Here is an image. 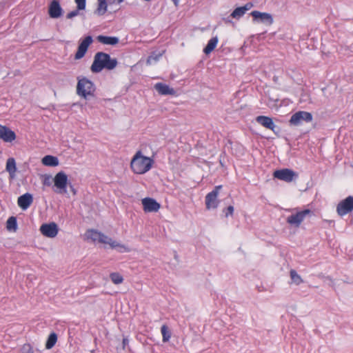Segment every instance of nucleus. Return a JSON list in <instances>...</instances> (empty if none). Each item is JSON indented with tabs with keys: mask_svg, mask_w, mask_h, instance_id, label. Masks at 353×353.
<instances>
[{
	"mask_svg": "<svg viewBox=\"0 0 353 353\" xmlns=\"http://www.w3.org/2000/svg\"><path fill=\"white\" fill-rule=\"evenodd\" d=\"M117 65V61L116 59H112L107 53L99 52L94 55V61L91 65V71L94 73H99L103 69L112 70Z\"/></svg>",
	"mask_w": 353,
	"mask_h": 353,
	"instance_id": "f257e3e1",
	"label": "nucleus"
},
{
	"mask_svg": "<svg viewBox=\"0 0 353 353\" xmlns=\"http://www.w3.org/2000/svg\"><path fill=\"white\" fill-rule=\"evenodd\" d=\"M154 163L152 159L143 155L141 151H137L130 162V168L134 173L143 174L148 172Z\"/></svg>",
	"mask_w": 353,
	"mask_h": 353,
	"instance_id": "f03ea898",
	"label": "nucleus"
},
{
	"mask_svg": "<svg viewBox=\"0 0 353 353\" xmlns=\"http://www.w3.org/2000/svg\"><path fill=\"white\" fill-rule=\"evenodd\" d=\"M95 90L94 84L90 80L87 78L79 79L77 85V94L79 97L88 99L94 96Z\"/></svg>",
	"mask_w": 353,
	"mask_h": 353,
	"instance_id": "7ed1b4c3",
	"label": "nucleus"
},
{
	"mask_svg": "<svg viewBox=\"0 0 353 353\" xmlns=\"http://www.w3.org/2000/svg\"><path fill=\"white\" fill-rule=\"evenodd\" d=\"M54 192L58 194L67 193L68 176L63 172H58L54 178Z\"/></svg>",
	"mask_w": 353,
	"mask_h": 353,
	"instance_id": "20e7f679",
	"label": "nucleus"
},
{
	"mask_svg": "<svg viewBox=\"0 0 353 353\" xmlns=\"http://www.w3.org/2000/svg\"><path fill=\"white\" fill-rule=\"evenodd\" d=\"M221 188V185H217L205 196V202L208 210L216 209L219 206L220 201L218 199V196Z\"/></svg>",
	"mask_w": 353,
	"mask_h": 353,
	"instance_id": "39448f33",
	"label": "nucleus"
},
{
	"mask_svg": "<svg viewBox=\"0 0 353 353\" xmlns=\"http://www.w3.org/2000/svg\"><path fill=\"white\" fill-rule=\"evenodd\" d=\"M252 17V21L255 23H263L265 26H271L273 22V17L271 14L254 10L250 13Z\"/></svg>",
	"mask_w": 353,
	"mask_h": 353,
	"instance_id": "423d86ee",
	"label": "nucleus"
},
{
	"mask_svg": "<svg viewBox=\"0 0 353 353\" xmlns=\"http://www.w3.org/2000/svg\"><path fill=\"white\" fill-rule=\"evenodd\" d=\"M312 120V115L311 113L305 111H299L291 117L290 123L297 126L303 124L304 122H310Z\"/></svg>",
	"mask_w": 353,
	"mask_h": 353,
	"instance_id": "0eeeda50",
	"label": "nucleus"
},
{
	"mask_svg": "<svg viewBox=\"0 0 353 353\" xmlns=\"http://www.w3.org/2000/svg\"><path fill=\"white\" fill-rule=\"evenodd\" d=\"M353 210V196H349L339 203L336 207L338 214L343 216Z\"/></svg>",
	"mask_w": 353,
	"mask_h": 353,
	"instance_id": "6e6552de",
	"label": "nucleus"
},
{
	"mask_svg": "<svg viewBox=\"0 0 353 353\" xmlns=\"http://www.w3.org/2000/svg\"><path fill=\"white\" fill-rule=\"evenodd\" d=\"M99 242L104 244H108L112 248L117 249L121 252H128L130 251V249L127 246L121 244L118 241L113 240L112 239L108 237V236L103 234V233H101Z\"/></svg>",
	"mask_w": 353,
	"mask_h": 353,
	"instance_id": "1a4fd4ad",
	"label": "nucleus"
},
{
	"mask_svg": "<svg viewBox=\"0 0 353 353\" xmlns=\"http://www.w3.org/2000/svg\"><path fill=\"white\" fill-rule=\"evenodd\" d=\"M92 42L93 39L90 35L86 36L84 39H81L77 51L74 56L75 59L78 60L83 58L85 56L88 47Z\"/></svg>",
	"mask_w": 353,
	"mask_h": 353,
	"instance_id": "9d476101",
	"label": "nucleus"
},
{
	"mask_svg": "<svg viewBox=\"0 0 353 353\" xmlns=\"http://www.w3.org/2000/svg\"><path fill=\"white\" fill-rule=\"evenodd\" d=\"M310 213V210H304L297 212L287 218V222L291 225L299 227L305 218L306 215Z\"/></svg>",
	"mask_w": 353,
	"mask_h": 353,
	"instance_id": "9b49d317",
	"label": "nucleus"
},
{
	"mask_svg": "<svg viewBox=\"0 0 353 353\" xmlns=\"http://www.w3.org/2000/svg\"><path fill=\"white\" fill-rule=\"evenodd\" d=\"M274 176L285 182H291L294 180V177L297 176V174L293 170L285 168L276 170L274 172Z\"/></svg>",
	"mask_w": 353,
	"mask_h": 353,
	"instance_id": "f8f14e48",
	"label": "nucleus"
},
{
	"mask_svg": "<svg viewBox=\"0 0 353 353\" xmlns=\"http://www.w3.org/2000/svg\"><path fill=\"white\" fill-rule=\"evenodd\" d=\"M43 235L49 238H54L58 234V227L55 223L43 224L40 228Z\"/></svg>",
	"mask_w": 353,
	"mask_h": 353,
	"instance_id": "ddd939ff",
	"label": "nucleus"
},
{
	"mask_svg": "<svg viewBox=\"0 0 353 353\" xmlns=\"http://www.w3.org/2000/svg\"><path fill=\"white\" fill-rule=\"evenodd\" d=\"M142 204L145 212H157L160 208L159 203L152 198L143 199Z\"/></svg>",
	"mask_w": 353,
	"mask_h": 353,
	"instance_id": "4468645a",
	"label": "nucleus"
},
{
	"mask_svg": "<svg viewBox=\"0 0 353 353\" xmlns=\"http://www.w3.org/2000/svg\"><path fill=\"white\" fill-rule=\"evenodd\" d=\"M16 139V134L6 126L0 124V139L5 142H12Z\"/></svg>",
	"mask_w": 353,
	"mask_h": 353,
	"instance_id": "2eb2a0df",
	"label": "nucleus"
},
{
	"mask_svg": "<svg viewBox=\"0 0 353 353\" xmlns=\"http://www.w3.org/2000/svg\"><path fill=\"white\" fill-rule=\"evenodd\" d=\"M63 10L57 0H53L49 6L48 14L51 18L57 19L62 15Z\"/></svg>",
	"mask_w": 353,
	"mask_h": 353,
	"instance_id": "dca6fc26",
	"label": "nucleus"
},
{
	"mask_svg": "<svg viewBox=\"0 0 353 353\" xmlns=\"http://www.w3.org/2000/svg\"><path fill=\"white\" fill-rule=\"evenodd\" d=\"M252 7L253 3L250 2L247 3L243 6L238 7L231 13L230 17L239 19L245 14L247 11L250 10Z\"/></svg>",
	"mask_w": 353,
	"mask_h": 353,
	"instance_id": "f3484780",
	"label": "nucleus"
},
{
	"mask_svg": "<svg viewBox=\"0 0 353 353\" xmlns=\"http://www.w3.org/2000/svg\"><path fill=\"white\" fill-rule=\"evenodd\" d=\"M33 201L32 194L26 193L18 198V205L23 210L28 209Z\"/></svg>",
	"mask_w": 353,
	"mask_h": 353,
	"instance_id": "a211bd4d",
	"label": "nucleus"
},
{
	"mask_svg": "<svg viewBox=\"0 0 353 353\" xmlns=\"http://www.w3.org/2000/svg\"><path fill=\"white\" fill-rule=\"evenodd\" d=\"M256 121L263 127L272 130V131H274V128H276V125L274 123L272 119L270 117L265 116H258L256 118Z\"/></svg>",
	"mask_w": 353,
	"mask_h": 353,
	"instance_id": "6ab92c4d",
	"label": "nucleus"
},
{
	"mask_svg": "<svg viewBox=\"0 0 353 353\" xmlns=\"http://www.w3.org/2000/svg\"><path fill=\"white\" fill-rule=\"evenodd\" d=\"M154 88L159 94L163 95H173L175 94V90L173 88H171L168 85L162 83H156L154 85Z\"/></svg>",
	"mask_w": 353,
	"mask_h": 353,
	"instance_id": "aec40b11",
	"label": "nucleus"
},
{
	"mask_svg": "<svg viewBox=\"0 0 353 353\" xmlns=\"http://www.w3.org/2000/svg\"><path fill=\"white\" fill-rule=\"evenodd\" d=\"M97 39L101 43L105 44V45H111V46H114V45L117 44L119 41V38L117 37H108V36H103V35H99L97 37Z\"/></svg>",
	"mask_w": 353,
	"mask_h": 353,
	"instance_id": "412c9836",
	"label": "nucleus"
},
{
	"mask_svg": "<svg viewBox=\"0 0 353 353\" xmlns=\"http://www.w3.org/2000/svg\"><path fill=\"white\" fill-rule=\"evenodd\" d=\"M41 162L44 165L50 167H55L59 165L58 158L52 155L45 156L42 159Z\"/></svg>",
	"mask_w": 353,
	"mask_h": 353,
	"instance_id": "4be33fe9",
	"label": "nucleus"
},
{
	"mask_svg": "<svg viewBox=\"0 0 353 353\" xmlns=\"http://www.w3.org/2000/svg\"><path fill=\"white\" fill-rule=\"evenodd\" d=\"M218 38L217 37H212L210 39L205 48L203 49V52L206 54H210L211 52H212L214 48H216L217 43H218Z\"/></svg>",
	"mask_w": 353,
	"mask_h": 353,
	"instance_id": "5701e85b",
	"label": "nucleus"
},
{
	"mask_svg": "<svg viewBox=\"0 0 353 353\" xmlns=\"http://www.w3.org/2000/svg\"><path fill=\"white\" fill-rule=\"evenodd\" d=\"M16 163L13 158L8 159L6 163V170L10 173L11 176H13L16 172Z\"/></svg>",
	"mask_w": 353,
	"mask_h": 353,
	"instance_id": "b1692460",
	"label": "nucleus"
},
{
	"mask_svg": "<svg viewBox=\"0 0 353 353\" xmlns=\"http://www.w3.org/2000/svg\"><path fill=\"white\" fill-rule=\"evenodd\" d=\"M101 233V232H99L97 230H90L87 231L85 233V236L87 239H90L92 241H99Z\"/></svg>",
	"mask_w": 353,
	"mask_h": 353,
	"instance_id": "393cba45",
	"label": "nucleus"
},
{
	"mask_svg": "<svg viewBox=\"0 0 353 353\" xmlns=\"http://www.w3.org/2000/svg\"><path fill=\"white\" fill-rule=\"evenodd\" d=\"M57 336L55 333H51L47 340V342L46 343V349H51L57 343Z\"/></svg>",
	"mask_w": 353,
	"mask_h": 353,
	"instance_id": "a878e982",
	"label": "nucleus"
},
{
	"mask_svg": "<svg viewBox=\"0 0 353 353\" xmlns=\"http://www.w3.org/2000/svg\"><path fill=\"white\" fill-rule=\"evenodd\" d=\"M6 227L9 231H16L17 228V219L14 216L10 217L7 221Z\"/></svg>",
	"mask_w": 353,
	"mask_h": 353,
	"instance_id": "bb28decb",
	"label": "nucleus"
},
{
	"mask_svg": "<svg viewBox=\"0 0 353 353\" xmlns=\"http://www.w3.org/2000/svg\"><path fill=\"white\" fill-rule=\"evenodd\" d=\"M161 332L163 336V341L168 342L171 337V333L165 325H162Z\"/></svg>",
	"mask_w": 353,
	"mask_h": 353,
	"instance_id": "cd10ccee",
	"label": "nucleus"
},
{
	"mask_svg": "<svg viewBox=\"0 0 353 353\" xmlns=\"http://www.w3.org/2000/svg\"><path fill=\"white\" fill-rule=\"evenodd\" d=\"M110 279L114 284H120L123 281V276L117 272L111 273L110 275Z\"/></svg>",
	"mask_w": 353,
	"mask_h": 353,
	"instance_id": "c85d7f7f",
	"label": "nucleus"
},
{
	"mask_svg": "<svg viewBox=\"0 0 353 353\" xmlns=\"http://www.w3.org/2000/svg\"><path fill=\"white\" fill-rule=\"evenodd\" d=\"M99 7L97 11L99 14H103L107 10V3L106 0H98Z\"/></svg>",
	"mask_w": 353,
	"mask_h": 353,
	"instance_id": "c756f323",
	"label": "nucleus"
},
{
	"mask_svg": "<svg viewBox=\"0 0 353 353\" xmlns=\"http://www.w3.org/2000/svg\"><path fill=\"white\" fill-rule=\"evenodd\" d=\"M290 276L292 281L295 283L296 285H299L303 282L301 276L294 270H292L290 271Z\"/></svg>",
	"mask_w": 353,
	"mask_h": 353,
	"instance_id": "7c9ffc66",
	"label": "nucleus"
},
{
	"mask_svg": "<svg viewBox=\"0 0 353 353\" xmlns=\"http://www.w3.org/2000/svg\"><path fill=\"white\" fill-rule=\"evenodd\" d=\"M21 353H33V350L30 344H24L21 347Z\"/></svg>",
	"mask_w": 353,
	"mask_h": 353,
	"instance_id": "2f4dec72",
	"label": "nucleus"
},
{
	"mask_svg": "<svg viewBox=\"0 0 353 353\" xmlns=\"http://www.w3.org/2000/svg\"><path fill=\"white\" fill-rule=\"evenodd\" d=\"M78 9L84 10L85 8V0H74Z\"/></svg>",
	"mask_w": 353,
	"mask_h": 353,
	"instance_id": "473e14b6",
	"label": "nucleus"
},
{
	"mask_svg": "<svg viewBox=\"0 0 353 353\" xmlns=\"http://www.w3.org/2000/svg\"><path fill=\"white\" fill-rule=\"evenodd\" d=\"M157 60H158V57L151 55L147 59V63L149 65H151V64L154 63V62H157Z\"/></svg>",
	"mask_w": 353,
	"mask_h": 353,
	"instance_id": "72a5a7b5",
	"label": "nucleus"
},
{
	"mask_svg": "<svg viewBox=\"0 0 353 353\" xmlns=\"http://www.w3.org/2000/svg\"><path fill=\"white\" fill-rule=\"evenodd\" d=\"M79 9L77 8V10H73V11L69 12L67 14V18L68 19H72L73 17L77 16L79 14Z\"/></svg>",
	"mask_w": 353,
	"mask_h": 353,
	"instance_id": "f704fd0d",
	"label": "nucleus"
},
{
	"mask_svg": "<svg viewBox=\"0 0 353 353\" xmlns=\"http://www.w3.org/2000/svg\"><path fill=\"white\" fill-rule=\"evenodd\" d=\"M226 210H227V212L225 213V216H228V215H232L233 214L234 208H233V206L230 205V206L228 207Z\"/></svg>",
	"mask_w": 353,
	"mask_h": 353,
	"instance_id": "c9c22d12",
	"label": "nucleus"
},
{
	"mask_svg": "<svg viewBox=\"0 0 353 353\" xmlns=\"http://www.w3.org/2000/svg\"><path fill=\"white\" fill-rule=\"evenodd\" d=\"M129 341L127 338H123L122 344H123V349L125 348V346L128 345Z\"/></svg>",
	"mask_w": 353,
	"mask_h": 353,
	"instance_id": "e433bc0d",
	"label": "nucleus"
},
{
	"mask_svg": "<svg viewBox=\"0 0 353 353\" xmlns=\"http://www.w3.org/2000/svg\"><path fill=\"white\" fill-rule=\"evenodd\" d=\"M50 179V176H47L44 181V184L45 185H50V181H48Z\"/></svg>",
	"mask_w": 353,
	"mask_h": 353,
	"instance_id": "4c0bfd02",
	"label": "nucleus"
},
{
	"mask_svg": "<svg viewBox=\"0 0 353 353\" xmlns=\"http://www.w3.org/2000/svg\"><path fill=\"white\" fill-rule=\"evenodd\" d=\"M172 1H173V3H174V5H175L176 6H178V4H179V0H172Z\"/></svg>",
	"mask_w": 353,
	"mask_h": 353,
	"instance_id": "58836bf2",
	"label": "nucleus"
},
{
	"mask_svg": "<svg viewBox=\"0 0 353 353\" xmlns=\"http://www.w3.org/2000/svg\"><path fill=\"white\" fill-rule=\"evenodd\" d=\"M225 22H228V23H231V20L229 19H225Z\"/></svg>",
	"mask_w": 353,
	"mask_h": 353,
	"instance_id": "ea45409f",
	"label": "nucleus"
},
{
	"mask_svg": "<svg viewBox=\"0 0 353 353\" xmlns=\"http://www.w3.org/2000/svg\"><path fill=\"white\" fill-rule=\"evenodd\" d=\"M123 1H124V0H117V2H118V3H122Z\"/></svg>",
	"mask_w": 353,
	"mask_h": 353,
	"instance_id": "a19ab883",
	"label": "nucleus"
},
{
	"mask_svg": "<svg viewBox=\"0 0 353 353\" xmlns=\"http://www.w3.org/2000/svg\"><path fill=\"white\" fill-rule=\"evenodd\" d=\"M72 190L74 192V194H75V191H74V190L73 188H72Z\"/></svg>",
	"mask_w": 353,
	"mask_h": 353,
	"instance_id": "79ce46f5",
	"label": "nucleus"
}]
</instances>
